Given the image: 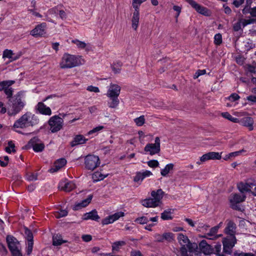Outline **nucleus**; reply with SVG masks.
Listing matches in <instances>:
<instances>
[{"label":"nucleus","instance_id":"nucleus-57","mask_svg":"<svg viewBox=\"0 0 256 256\" xmlns=\"http://www.w3.org/2000/svg\"><path fill=\"white\" fill-rule=\"evenodd\" d=\"M246 58L242 56L238 55L236 58V62L240 65H242L245 61Z\"/></svg>","mask_w":256,"mask_h":256},{"label":"nucleus","instance_id":"nucleus-3","mask_svg":"<svg viewBox=\"0 0 256 256\" xmlns=\"http://www.w3.org/2000/svg\"><path fill=\"white\" fill-rule=\"evenodd\" d=\"M40 122L38 118L30 112H26L15 121L14 128H26L29 126H34Z\"/></svg>","mask_w":256,"mask_h":256},{"label":"nucleus","instance_id":"nucleus-21","mask_svg":"<svg viewBox=\"0 0 256 256\" xmlns=\"http://www.w3.org/2000/svg\"><path fill=\"white\" fill-rule=\"evenodd\" d=\"M164 192L162 189H158L156 191L153 190L151 192V196L160 204L162 203V200L164 196Z\"/></svg>","mask_w":256,"mask_h":256},{"label":"nucleus","instance_id":"nucleus-35","mask_svg":"<svg viewBox=\"0 0 256 256\" xmlns=\"http://www.w3.org/2000/svg\"><path fill=\"white\" fill-rule=\"evenodd\" d=\"M246 152V150H244V149H242V150H238V151L230 152V153L228 154H226L224 158V160H227L230 159L232 157H234V156H238L239 154H242V152Z\"/></svg>","mask_w":256,"mask_h":256},{"label":"nucleus","instance_id":"nucleus-55","mask_svg":"<svg viewBox=\"0 0 256 256\" xmlns=\"http://www.w3.org/2000/svg\"><path fill=\"white\" fill-rule=\"evenodd\" d=\"M124 212H116L111 216H112L114 222V221L118 220L120 218L124 216Z\"/></svg>","mask_w":256,"mask_h":256},{"label":"nucleus","instance_id":"nucleus-8","mask_svg":"<svg viewBox=\"0 0 256 256\" xmlns=\"http://www.w3.org/2000/svg\"><path fill=\"white\" fill-rule=\"evenodd\" d=\"M198 13L204 16H208L211 15V12L207 8L198 4L194 0H185Z\"/></svg>","mask_w":256,"mask_h":256},{"label":"nucleus","instance_id":"nucleus-56","mask_svg":"<svg viewBox=\"0 0 256 256\" xmlns=\"http://www.w3.org/2000/svg\"><path fill=\"white\" fill-rule=\"evenodd\" d=\"M68 212L66 210H60V212L55 215V216L57 218H59L62 217L66 216L68 215Z\"/></svg>","mask_w":256,"mask_h":256},{"label":"nucleus","instance_id":"nucleus-48","mask_svg":"<svg viewBox=\"0 0 256 256\" xmlns=\"http://www.w3.org/2000/svg\"><path fill=\"white\" fill-rule=\"evenodd\" d=\"M112 216H109L102 220V225L108 224L114 222Z\"/></svg>","mask_w":256,"mask_h":256},{"label":"nucleus","instance_id":"nucleus-50","mask_svg":"<svg viewBox=\"0 0 256 256\" xmlns=\"http://www.w3.org/2000/svg\"><path fill=\"white\" fill-rule=\"evenodd\" d=\"M242 20L240 19L238 20L233 24L232 28L234 31L238 32L241 29V24H242Z\"/></svg>","mask_w":256,"mask_h":256},{"label":"nucleus","instance_id":"nucleus-36","mask_svg":"<svg viewBox=\"0 0 256 256\" xmlns=\"http://www.w3.org/2000/svg\"><path fill=\"white\" fill-rule=\"evenodd\" d=\"M238 188L242 193L250 191V190L248 188V184L246 183L244 184L242 182L238 184Z\"/></svg>","mask_w":256,"mask_h":256},{"label":"nucleus","instance_id":"nucleus-13","mask_svg":"<svg viewBox=\"0 0 256 256\" xmlns=\"http://www.w3.org/2000/svg\"><path fill=\"white\" fill-rule=\"evenodd\" d=\"M222 158L221 154L218 152H211L203 154L200 158L202 162H205L210 160H220Z\"/></svg>","mask_w":256,"mask_h":256},{"label":"nucleus","instance_id":"nucleus-61","mask_svg":"<svg viewBox=\"0 0 256 256\" xmlns=\"http://www.w3.org/2000/svg\"><path fill=\"white\" fill-rule=\"evenodd\" d=\"M245 46L246 47V52H248V50H250L251 49H252L255 47V44H252V41L250 40L246 42Z\"/></svg>","mask_w":256,"mask_h":256},{"label":"nucleus","instance_id":"nucleus-7","mask_svg":"<svg viewBox=\"0 0 256 256\" xmlns=\"http://www.w3.org/2000/svg\"><path fill=\"white\" fill-rule=\"evenodd\" d=\"M232 198L230 200V208L242 212L244 208L240 206L238 204L244 202L246 198L244 194L241 195L239 194H232Z\"/></svg>","mask_w":256,"mask_h":256},{"label":"nucleus","instance_id":"nucleus-18","mask_svg":"<svg viewBox=\"0 0 256 256\" xmlns=\"http://www.w3.org/2000/svg\"><path fill=\"white\" fill-rule=\"evenodd\" d=\"M142 205L146 208H156L160 206V204L153 198H146L142 200Z\"/></svg>","mask_w":256,"mask_h":256},{"label":"nucleus","instance_id":"nucleus-15","mask_svg":"<svg viewBox=\"0 0 256 256\" xmlns=\"http://www.w3.org/2000/svg\"><path fill=\"white\" fill-rule=\"evenodd\" d=\"M66 164V160L65 158L58 159L54 162L53 166L50 169L49 172L51 173L56 172L64 166Z\"/></svg>","mask_w":256,"mask_h":256},{"label":"nucleus","instance_id":"nucleus-19","mask_svg":"<svg viewBox=\"0 0 256 256\" xmlns=\"http://www.w3.org/2000/svg\"><path fill=\"white\" fill-rule=\"evenodd\" d=\"M88 140V139L86 138L84 136L78 134L74 137L70 144L71 146L74 147L78 144H84Z\"/></svg>","mask_w":256,"mask_h":256},{"label":"nucleus","instance_id":"nucleus-9","mask_svg":"<svg viewBox=\"0 0 256 256\" xmlns=\"http://www.w3.org/2000/svg\"><path fill=\"white\" fill-rule=\"evenodd\" d=\"M146 152H149L151 156L158 154L160 150V138L157 136L154 144H148L144 148Z\"/></svg>","mask_w":256,"mask_h":256},{"label":"nucleus","instance_id":"nucleus-63","mask_svg":"<svg viewBox=\"0 0 256 256\" xmlns=\"http://www.w3.org/2000/svg\"><path fill=\"white\" fill-rule=\"evenodd\" d=\"M240 98V96L236 93L232 94L228 97V99L232 102L238 100Z\"/></svg>","mask_w":256,"mask_h":256},{"label":"nucleus","instance_id":"nucleus-5","mask_svg":"<svg viewBox=\"0 0 256 256\" xmlns=\"http://www.w3.org/2000/svg\"><path fill=\"white\" fill-rule=\"evenodd\" d=\"M48 124L52 133H56L62 128L64 120L59 116L55 115L49 119Z\"/></svg>","mask_w":256,"mask_h":256},{"label":"nucleus","instance_id":"nucleus-2","mask_svg":"<svg viewBox=\"0 0 256 256\" xmlns=\"http://www.w3.org/2000/svg\"><path fill=\"white\" fill-rule=\"evenodd\" d=\"M22 91L18 92L8 100V114L9 116H15L24 109L26 102L22 98Z\"/></svg>","mask_w":256,"mask_h":256},{"label":"nucleus","instance_id":"nucleus-4","mask_svg":"<svg viewBox=\"0 0 256 256\" xmlns=\"http://www.w3.org/2000/svg\"><path fill=\"white\" fill-rule=\"evenodd\" d=\"M80 64L79 58L74 55L64 54L62 58L60 67L62 68H72Z\"/></svg>","mask_w":256,"mask_h":256},{"label":"nucleus","instance_id":"nucleus-20","mask_svg":"<svg viewBox=\"0 0 256 256\" xmlns=\"http://www.w3.org/2000/svg\"><path fill=\"white\" fill-rule=\"evenodd\" d=\"M84 220H92L98 222L100 217L98 214V212L96 210H93L89 212L84 214L82 218Z\"/></svg>","mask_w":256,"mask_h":256},{"label":"nucleus","instance_id":"nucleus-30","mask_svg":"<svg viewBox=\"0 0 256 256\" xmlns=\"http://www.w3.org/2000/svg\"><path fill=\"white\" fill-rule=\"evenodd\" d=\"M178 240L181 245L184 244L186 243L188 244L190 242V240L188 238V237L182 233L178 234Z\"/></svg>","mask_w":256,"mask_h":256},{"label":"nucleus","instance_id":"nucleus-52","mask_svg":"<svg viewBox=\"0 0 256 256\" xmlns=\"http://www.w3.org/2000/svg\"><path fill=\"white\" fill-rule=\"evenodd\" d=\"M26 178L29 181L36 180L38 179V174L34 173H28L26 174Z\"/></svg>","mask_w":256,"mask_h":256},{"label":"nucleus","instance_id":"nucleus-28","mask_svg":"<svg viewBox=\"0 0 256 256\" xmlns=\"http://www.w3.org/2000/svg\"><path fill=\"white\" fill-rule=\"evenodd\" d=\"M174 165L172 164H169L166 166L164 169H162L160 172L162 176H166L170 172L173 170Z\"/></svg>","mask_w":256,"mask_h":256},{"label":"nucleus","instance_id":"nucleus-54","mask_svg":"<svg viewBox=\"0 0 256 256\" xmlns=\"http://www.w3.org/2000/svg\"><path fill=\"white\" fill-rule=\"evenodd\" d=\"M144 178L142 176L141 172H137L136 175L134 178L135 182H142Z\"/></svg>","mask_w":256,"mask_h":256},{"label":"nucleus","instance_id":"nucleus-46","mask_svg":"<svg viewBox=\"0 0 256 256\" xmlns=\"http://www.w3.org/2000/svg\"><path fill=\"white\" fill-rule=\"evenodd\" d=\"M214 42L216 45H220L222 43V36L220 34L218 33L214 36Z\"/></svg>","mask_w":256,"mask_h":256},{"label":"nucleus","instance_id":"nucleus-6","mask_svg":"<svg viewBox=\"0 0 256 256\" xmlns=\"http://www.w3.org/2000/svg\"><path fill=\"white\" fill-rule=\"evenodd\" d=\"M84 164L86 169L93 171L100 166V161L98 156L88 154L84 158Z\"/></svg>","mask_w":256,"mask_h":256},{"label":"nucleus","instance_id":"nucleus-32","mask_svg":"<svg viewBox=\"0 0 256 256\" xmlns=\"http://www.w3.org/2000/svg\"><path fill=\"white\" fill-rule=\"evenodd\" d=\"M111 100L110 102H108V106L110 108H116L118 105L120 100L118 97H109Z\"/></svg>","mask_w":256,"mask_h":256},{"label":"nucleus","instance_id":"nucleus-58","mask_svg":"<svg viewBox=\"0 0 256 256\" xmlns=\"http://www.w3.org/2000/svg\"><path fill=\"white\" fill-rule=\"evenodd\" d=\"M221 244L220 243H218L214 246V248H213L214 249V252L213 253L216 254V255L218 256L220 254V253L221 250Z\"/></svg>","mask_w":256,"mask_h":256},{"label":"nucleus","instance_id":"nucleus-39","mask_svg":"<svg viewBox=\"0 0 256 256\" xmlns=\"http://www.w3.org/2000/svg\"><path fill=\"white\" fill-rule=\"evenodd\" d=\"M134 122L138 126H142L145 123V118L144 116H141L138 118H134Z\"/></svg>","mask_w":256,"mask_h":256},{"label":"nucleus","instance_id":"nucleus-40","mask_svg":"<svg viewBox=\"0 0 256 256\" xmlns=\"http://www.w3.org/2000/svg\"><path fill=\"white\" fill-rule=\"evenodd\" d=\"M242 22V25L243 27L252 24H255L256 23V18H250L248 20L246 19H241Z\"/></svg>","mask_w":256,"mask_h":256},{"label":"nucleus","instance_id":"nucleus-47","mask_svg":"<svg viewBox=\"0 0 256 256\" xmlns=\"http://www.w3.org/2000/svg\"><path fill=\"white\" fill-rule=\"evenodd\" d=\"M246 100H248L250 105L256 104V96L250 95L246 98Z\"/></svg>","mask_w":256,"mask_h":256},{"label":"nucleus","instance_id":"nucleus-44","mask_svg":"<svg viewBox=\"0 0 256 256\" xmlns=\"http://www.w3.org/2000/svg\"><path fill=\"white\" fill-rule=\"evenodd\" d=\"M72 42L76 44L77 46L80 48H84L86 46V44L84 42L80 41L78 40H72Z\"/></svg>","mask_w":256,"mask_h":256},{"label":"nucleus","instance_id":"nucleus-14","mask_svg":"<svg viewBox=\"0 0 256 256\" xmlns=\"http://www.w3.org/2000/svg\"><path fill=\"white\" fill-rule=\"evenodd\" d=\"M200 251L206 255L210 254L214 252V249L208 244L206 240H202L199 244Z\"/></svg>","mask_w":256,"mask_h":256},{"label":"nucleus","instance_id":"nucleus-45","mask_svg":"<svg viewBox=\"0 0 256 256\" xmlns=\"http://www.w3.org/2000/svg\"><path fill=\"white\" fill-rule=\"evenodd\" d=\"M4 92L5 94L6 95V98L8 99V100H9L11 98H12L14 96H12L13 94V89L10 88H6Z\"/></svg>","mask_w":256,"mask_h":256},{"label":"nucleus","instance_id":"nucleus-51","mask_svg":"<svg viewBox=\"0 0 256 256\" xmlns=\"http://www.w3.org/2000/svg\"><path fill=\"white\" fill-rule=\"evenodd\" d=\"M147 164L150 167L152 168H156L159 166L158 162L155 160H150L147 162Z\"/></svg>","mask_w":256,"mask_h":256},{"label":"nucleus","instance_id":"nucleus-10","mask_svg":"<svg viewBox=\"0 0 256 256\" xmlns=\"http://www.w3.org/2000/svg\"><path fill=\"white\" fill-rule=\"evenodd\" d=\"M40 140L36 136H34L31 138L28 142V144L26 146L28 148L32 147L33 150L36 152H42L44 149V144L43 142L38 144L37 142H40Z\"/></svg>","mask_w":256,"mask_h":256},{"label":"nucleus","instance_id":"nucleus-43","mask_svg":"<svg viewBox=\"0 0 256 256\" xmlns=\"http://www.w3.org/2000/svg\"><path fill=\"white\" fill-rule=\"evenodd\" d=\"M12 55H14L13 52L10 50L6 49L3 52V58H8L12 59Z\"/></svg>","mask_w":256,"mask_h":256},{"label":"nucleus","instance_id":"nucleus-37","mask_svg":"<svg viewBox=\"0 0 256 256\" xmlns=\"http://www.w3.org/2000/svg\"><path fill=\"white\" fill-rule=\"evenodd\" d=\"M222 117L228 120H229L232 122H238V118L232 117V116L228 112H222Z\"/></svg>","mask_w":256,"mask_h":256},{"label":"nucleus","instance_id":"nucleus-1","mask_svg":"<svg viewBox=\"0 0 256 256\" xmlns=\"http://www.w3.org/2000/svg\"><path fill=\"white\" fill-rule=\"evenodd\" d=\"M226 222L224 232L227 236L222 239L223 252L231 254L232 249L237 242L236 237V226L233 220H227Z\"/></svg>","mask_w":256,"mask_h":256},{"label":"nucleus","instance_id":"nucleus-64","mask_svg":"<svg viewBox=\"0 0 256 256\" xmlns=\"http://www.w3.org/2000/svg\"><path fill=\"white\" fill-rule=\"evenodd\" d=\"M182 246L180 249V252L182 256H188V250L185 244L182 245Z\"/></svg>","mask_w":256,"mask_h":256},{"label":"nucleus","instance_id":"nucleus-27","mask_svg":"<svg viewBox=\"0 0 256 256\" xmlns=\"http://www.w3.org/2000/svg\"><path fill=\"white\" fill-rule=\"evenodd\" d=\"M140 20V14H133L132 20V26L134 30H136L138 26Z\"/></svg>","mask_w":256,"mask_h":256},{"label":"nucleus","instance_id":"nucleus-53","mask_svg":"<svg viewBox=\"0 0 256 256\" xmlns=\"http://www.w3.org/2000/svg\"><path fill=\"white\" fill-rule=\"evenodd\" d=\"M220 227L218 226H216L212 228L210 230V232L207 234L208 236H214L217 233Z\"/></svg>","mask_w":256,"mask_h":256},{"label":"nucleus","instance_id":"nucleus-16","mask_svg":"<svg viewBox=\"0 0 256 256\" xmlns=\"http://www.w3.org/2000/svg\"><path fill=\"white\" fill-rule=\"evenodd\" d=\"M36 110L40 114L50 116L52 114L51 109L46 106L43 102H39L36 106Z\"/></svg>","mask_w":256,"mask_h":256},{"label":"nucleus","instance_id":"nucleus-60","mask_svg":"<svg viewBox=\"0 0 256 256\" xmlns=\"http://www.w3.org/2000/svg\"><path fill=\"white\" fill-rule=\"evenodd\" d=\"M206 73V70H198L196 72L195 74H194V78L196 79L198 78V77Z\"/></svg>","mask_w":256,"mask_h":256},{"label":"nucleus","instance_id":"nucleus-22","mask_svg":"<svg viewBox=\"0 0 256 256\" xmlns=\"http://www.w3.org/2000/svg\"><path fill=\"white\" fill-rule=\"evenodd\" d=\"M68 241L63 240L62 236L60 234H56L52 237V244L54 246H58L61 245L63 243H66Z\"/></svg>","mask_w":256,"mask_h":256},{"label":"nucleus","instance_id":"nucleus-26","mask_svg":"<svg viewBox=\"0 0 256 256\" xmlns=\"http://www.w3.org/2000/svg\"><path fill=\"white\" fill-rule=\"evenodd\" d=\"M76 188L75 184L72 181L67 182L64 186L62 188L61 190L65 192H70Z\"/></svg>","mask_w":256,"mask_h":256},{"label":"nucleus","instance_id":"nucleus-41","mask_svg":"<svg viewBox=\"0 0 256 256\" xmlns=\"http://www.w3.org/2000/svg\"><path fill=\"white\" fill-rule=\"evenodd\" d=\"M186 246L190 252H196V250L198 248V245L196 243H191L190 242L187 244Z\"/></svg>","mask_w":256,"mask_h":256},{"label":"nucleus","instance_id":"nucleus-11","mask_svg":"<svg viewBox=\"0 0 256 256\" xmlns=\"http://www.w3.org/2000/svg\"><path fill=\"white\" fill-rule=\"evenodd\" d=\"M6 242L8 248L11 252L19 250L18 244H19V242L14 236L8 235L6 236Z\"/></svg>","mask_w":256,"mask_h":256},{"label":"nucleus","instance_id":"nucleus-34","mask_svg":"<svg viewBox=\"0 0 256 256\" xmlns=\"http://www.w3.org/2000/svg\"><path fill=\"white\" fill-rule=\"evenodd\" d=\"M161 218L164 220H172V216H171L170 210H164V212L161 214Z\"/></svg>","mask_w":256,"mask_h":256},{"label":"nucleus","instance_id":"nucleus-38","mask_svg":"<svg viewBox=\"0 0 256 256\" xmlns=\"http://www.w3.org/2000/svg\"><path fill=\"white\" fill-rule=\"evenodd\" d=\"M149 222L148 218L146 216H142L136 218L134 222H137L140 224H147Z\"/></svg>","mask_w":256,"mask_h":256},{"label":"nucleus","instance_id":"nucleus-49","mask_svg":"<svg viewBox=\"0 0 256 256\" xmlns=\"http://www.w3.org/2000/svg\"><path fill=\"white\" fill-rule=\"evenodd\" d=\"M93 196L92 194H90L88 196V198L82 200L81 202V204H82V207L86 206L91 202Z\"/></svg>","mask_w":256,"mask_h":256},{"label":"nucleus","instance_id":"nucleus-24","mask_svg":"<svg viewBox=\"0 0 256 256\" xmlns=\"http://www.w3.org/2000/svg\"><path fill=\"white\" fill-rule=\"evenodd\" d=\"M146 0H132V6L134 8L133 14H140V4Z\"/></svg>","mask_w":256,"mask_h":256},{"label":"nucleus","instance_id":"nucleus-62","mask_svg":"<svg viewBox=\"0 0 256 256\" xmlns=\"http://www.w3.org/2000/svg\"><path fill=\"white\" fill-rule=\"evenodd\" d=\"M182 6H173V10L176 12V14L175 16V18H178V16H179L180 13L181 12V11H182Z\"/></svg>","mask_w":256,"mask_h":256},{"label":"nucleus","instance_id":"nucleus-31","mask_svg":"<svg viewBox=\"0 0 256 256\" xmlns=\"http://www.w3.org/2000/svg\"><path fill=\"white\" fill-rule=\"evenodd\" d=\"M106 177V175H104L98 172H94L92 175V178L94 182H98L103 180Z\"/></svg>","mask_w":256,"mask_h":256},{"label":"nucleus","instance_id":"nucleus-25","mask_svg":"<svg viewBox=\"0 0 256 256\" xmlns=\"http://www.w3.org/2000/svg\"><path fill=\"white\" fill-rule=\"evenodd\" d=\"M122 66V62L118 60L116 62H114L113 64L111 65V68L114 74H118L121 70V67Z\"/></svg>","mask_w":256,"mask_h":256},{"label":"nucleus","instance_id":"nucleus-17","mask_svg":"<svg viewBox=\"0 0 256 256\" xmlns=\"http://www.w3.org/2000/svg\"><path fill=\"white\" fill-rule=\"evenodd\" d=\"M120 87L116 84H111L108 91L107 96L108 97H118L120 92Z\"/></svg>","mask_w":256,"mask_h":256},{"label":"nucleus","instance_id":"nucleus-29","mask_svg":"<svg viewBox=\"0 0 256 256\" xmlns=\"http://www.w3.org/2000/svg\"><path fill=\"white\" fill-rule=\"evenodd\" d=\"M126 244V242L124 240H120L114 242L112 244V250L118 251L120 247L125 246Z\"/></svg>","mask_w":256,"mask_h":256},{"label":"nucleus","instance_id":"nucleus-42","mask_svg":"<svg viewBox=\"0 0 256 256\" xmlns=\"http://www.w3.org/2000/svg\"><path fill=\"white\" fill-rule=\"evenodd\" d=\"M174 235L172 232H165L163 234V238L164 240L168 242H171L174 240Z\"/></svg>","mask_w":256,"mask_h":256},{"label":"nucleus","instance_id":"nucleus-23","mask_svg":"<svg viewBox=\"0 0 256 256\" xmlns=\"http://www.w3.org/2000/svg\"><path fill=\"white\" fill-rule=\"evenodd\" d=\"M242 122L244 126L248 127L250 130H252L254 129V120L252 118L248 116L244 118Z\"/></svg>","mask_w":256,"mask_h":256},{"label":"nucleus","instance_id":"nucleus-12","mask_svg":"<svg viewBox=\"0 0 256 256\" xmlns=\"http://www.w3.org/2000/svg\"><path fill=\"white\" fill-rule=\"evenodd\" d=\"M46 24L42 22L38 24L36 28L30 32V34L35 37L42 36L46 34Z\"/></svg>","mask_w":256,"mask_h":256},{"label":"nucleus","instance_id":"nucleus-33","mask_svg":"<svg viewBox=\"0 0 256 256\" xmlns=\"http://www.w3.org/2000/svg\"><path fill=\"white\" fill-rule=\"evenodd\" d=\"M24 234L28 242H34V236L32 231L26 227H24Z\"/></svg>","mask_w":256,"mask_h":256},{"label":"nucleus","instance_id":"nucleus-59","mask_svg":"<svg viewBox=\"0 0 256 256\" xmlns=\"http://www.w3.org/2000/svg\"><path fill=\"white\" fill-rule=\"evenodd\" d=\"M104 128V126H100L97 127H96V128H94L92 130L89 131L88 133V135L92 134L94 132H98L102 130Z\"/></svg>","mask_w":256,"mask_h":256}]
</instances>
